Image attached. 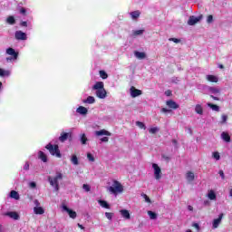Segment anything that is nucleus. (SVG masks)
Instances as JSON below:
<instances>
[{"label": "nucleus", "instance_id": "7", "mask_svg": "<svg viewBox=\"0 0 232 232\" xmlns=\"http://www.w3.org/2000/svg\"><path fill=\"white\" fill-rule=\"evenodd\" d=\"M63 211H66L68 213L70 218H77V212L68 208V207L64 204L62 205Z\"/></svg>", "mask_w": 232, "mask_h": 232}, {"label": "nucleus", "instance_id": "42", "mask_svg": "<svg viewBox=\"0 0 232 232\" xmlns=\"http://www.w3.org/2000/svg\"><path fill=\"white\" fill-rule=\"evenodd\" d=\"M100 77H102V79H106L108 77V73L105 71H100Z\"/></svg>", "mask_w": 232, "mask_h": 232}, {"label": "nucleus", "instance_id": "62", "mask_svg": "<svg viewBox=\"0 0 232 232\" xmlns=\"http://www.w3.org/2000/svg\"><path fill=\"white\" fill-rule=\"evenodd\" d=\"M0 232H5V227H3V225L0 224Z\"/></svg>", "mask_w": 232, "mask_h": 232}, {"label": "nucleus", "instance_id": "10", "mask_svg": "<svg viewBox=\"0 0 232 232\" xmlns=\"http://www.w3.org/2000/svg\"><path fill=\"white\" fill-rule=\"evenodd\" d=\"M94 135H96V137H102L103 135H105L106 137H111V132L102 129L101 130H96L94 132Z\"/></svg>", "mask_w": 232, "mask_h": 232}, {"label": "nucleus", "instance_id": "12", "mask_svg": "<svg viewBox=\"0 0 232 232\" xmlns=\"http://www.w3.org/2000/svg\"><path fill=\"white\" fill-rule=\"evenodd\" d=\"M222 218H224V214H220L218 216V218H216L213 220V228L217 229V227H218V226H220V223L222 222Z\"/></svg>", "mask_w": 232, "mask_h": 232}, {"label": "nucleus", "instance_id": "47", "mask_svg": "<svg viewBox=\"0 0 232 232\" xmlns=\"http://www.w3.org/2000/svg\"><path fill=\"white\" fill-rule=\"evenodd\" d=\"M24 171H28V169H30V163H28V161L25 162L24 166Z\"/></svg>", "mask_w": 232, "mask_h": 232}, {"label": "nucleus", "instance_id": "18", "mask_svg": "<svg viewBox=\"0 0 232 232\" xmlns=\"http://www.w3.org/2000/svg\"><path fill=\"white\" fill-rule=\"evenodd\" d=\"M221 139L225 141V142H231V136H229V133L223 131L221 133Z\"/></svg>", "mask_w": 232, "mask_h": 232}, {"label": "nucleus", "instance_id": "9", "mask_svg": "<svg viewBox=\"0 0 232 232\" xmlns=\"http://www.w3.org/2000/svg\"><path fill=\"white\" fill-rule=\"evenodd\" d=\"M130 92L132 99L139 97V95H142V91L136 89L134 86L130 87Z\"/></svg>", "mask_w": 232, "mask_h": 232}, {"label": "nucleus", "instance_id": "6", "mask_svg": "<svg viewBox=\"0 0 232 232\" xmlns=\"http://www.w3.org/2000/svg\"><path fill=\"white\" fill-rule=\"evenodd\" d=\"M152 168L154 169V179L160 180L162 179V169H160V167L157 163H153Z\"/></svg>", "mask_w": 232, "mask_h": 232}, {"label": "nucleus", "instance_id": "61", "mask_svg": "<svg viewBox=\"0 0 232 232\" xmlns=\"http://www.w3.org/2000/svg\"><path fill=\"white\" fill-rule=\"evenodd\" d=\"M161 157H162V159H164V160H169V157H168L164 154Z\"/></svg>", "mask_w": 232, "mask_h": 232}, {"label": "nucleus", "instance_id": "1", "mask_svg": "<svg viewBox=\"0 0 232 232\" xmlns=\"http://www.w3.org/2000/svg\"><path fill=\"white\" fill-rule=\"evenodd\" d=\"M92 90L95 92V95L98 99H106L108 96V92H106V89H104L103 82H96L92 86Z\"/></svg>", "mask_w": 232, "mask_h": 232}, {"label": "nucleus", "instance_id": "22", "mask_svg": "<svg viewBox=\"0 0 232 232\" xmlns=\"http://www.w3.org/2000/svg\"><path fill=\"white\" fill-rule=\"evenodd\" d=\"M82 102L84 104H95V97L89 96L87 99L83 100Z\"/></svg>", "mask_w": 232, "mask_h": 232}, {"label": "nucleus", "instance_id": "63", "mask_svg": "<svg viewBox=\"0 0 232 232\" xmlns=\"http://www.w3.org/2000/svg\"><path fill=\"white\" fill-rule=\"evenodd\" d=\"M188 211H193V207L191 205H188Z\"/></svg>", "mask_w": 232, "mask_h": 232}, {"label": "nucleus", "instance_id": "59", "mask_svg": "<svg viewBox=\"0 0 232 232\" xmlns=\"http://www.w3.org/2000/svg\"><path fill=\"white\" fill-rule=\"evenodd\" d=\"M211 99H213L214 101H220V99L218 97H216L214 95H210Z\"/></svg>", "mask_w": 232, "mask_h": 232}, {"label": "nucleus", "instance_id": "3", "mask_svg": "<svg viewBox=\"0 0 232 232\" xmlns=\"http://www.w3.org/2000/svg\"><path fill=\"white\" fill-rule=\"evenodd\" d=\"M107 189L111 195H117L118 193H122L124 191V187H122V184L118 180H114L112 185Z\"/></svg>", "mask_w": 232, "mask_h": 232}, {"label": "nucleus", "instance_id": "17", "mask_svg": "<svg viewBox=\"0 0 232 232\" xmlns=\"http://www.w3.org/2000/svg\"><path fill=\"white\" fill-rule=\"evenodd\" d=\"M10 75H12V72H10V70L0 68V77H10Z\"/></svg>", "mask_w": 232, "mask_h": 232}, {"label": "nucleus", "instance_id": "11", "mask_svg": "<svg viewBox=\"0 0 232 232\" xmlns=\"http://www.w3.org/2000/svg\"><path fill=\"white\" fill-rule=\"evenodd\" d=\"M14 35L17 41H26V34L22 31H16Z\"/></svg>", "mask_w": 232, "mask_h": 232}, {"label": "nucleus", "instance_id": "31", "mask_svg": "<svg viewBox=\"0 0 232 232\" xmlns=\"http://www.w3.org/2000/svg\"><path fill=\"white\" fill-rule=\"evenodd\" d=\"M208 197L210 200H217V194H215V191L213 190L208 192Z\"/></svg>", "mask_w": 232, "mask_h": 232}, {"label": "nucleus", "instance_id": "57", "mask_svg": "<svg viewBox=\"0 0 232 232\" xmlns=\"http://www.w3.org/2000/svg\"><path fill=\"white\" fill-rule=\"evenodd\" d=\"M192 226H193V227L198 229H198H200V226L198 223H194Z\"/></svg>", "mask_w": 232, "mask_h": 232}, {"label": "nucleus", "instance_id": "48", "mask_svg": "<svg viewBox=\"0 0 232 232\" xmlns=\"http://www.w3.org/2000/svg\"><path fill=\"white\" fill-rule=\"evenodd\" d=\"M142 197L143 198H145V202H149V203L151 202V199H150V197H148V195L143 194Z\"/></svg>", "mask_w": 232, "mask_h": 232}, {"label": "nucleus", "instance_id": "44", "mask_svg": "<svg viewBox=\"0 0 232 232\" xmlns=\"http://www.w3.org/2000/svg\"><path fill=\"white\" fill-rule=\"evenodd\" d=\"M213 159H215L216 160H220V153L213 152Z\"/></svg>", "mask_w": 232, "mask_h": 232}, {"label": "nucleus", "instance_id": "16", "mask_svg": "<svg viewBox=\"0 0 232 232\" xmlns=\"http://www.w3.org/2000/svg\"><path fill=\"white\" fill-rule=\"evenodd\" d=\"M166 104L167 106H169V108H171L172 110L179 109V104H177V102L172 100L167 101Z\"/></svg>", "mask_w": 232, "mask_h": 232}, {"label": "nucleus", "instance_id": "64", "mask_svg": "<svg viewBox=\"0 0 232 232\" xmlns=\"http://www.w3.org/2000/svg\"><path fill=\"white\" fill-rule=\"evenodd\" d=\"M78 227H80V229H84V227H82V225L78 223Z\"/></svg>", "mask_w": 232, "mask_h": 232}, {"label": "nucleus", "instance_id": "36", "mask_svg": "<svg viewBox=\"0 0 232 232\" xmlns=\"http://www.w3.org/2000/svg\"><path fill=\"white\" fill-rule=\"evenodd\" d=\"M160 130V129H159V127H152L149 130V132L155 135V133H159Z\"/></svg>", "mask_w": 232, "mask_h": 232}, {"label": "nucleus", "instance_id": "43", "mask_svg": "<svg viewBox=\"0 0 232 232\" xmlns=\"http://www.w3.org/2000/svg\"><path fill=\"white\" fill-rule=\"evenodd\" d=\"M105 217H106V218H108V220H111L113 218V213L106 212Z\"/></svg>", "mask_w": 232, "mask_h": 232}, {"label": "nucleus", "instance_id": "24", "mask_svg": "<svg viewBox=\"0 0 232 232\" xmlns=\"http://www.w3.org/2000/svg\"><path fill=\"white\" fill-rule=\"evenodd\" d=\"M130 15L133 20L139 19V17H140V11L137 10V11L130 12Z\"/></svg>", "mask_w": 232, "mask_h": 232}, {"label": "nucleus", "instance_id": "50", "mask_svg": "<svg viewBox=\"0 0 232 232\" xmlns=\"http://www.w3.org/2000/svg\"><path fill=\"white\" fill-rule=\"evenodd\" d=\"M82 188L86 191H90V189H91L90 185H88V184H83Z\"/></svg>", "mask_w": 232, "mask_h": 232}, {"label": "nucleus", "instance_id": "41", "mask_svg": "<svg viewBox=\"0 0 232 232\" xmlns=\"http://www.w3.org/2000/svg\"><path fill=\"white\" fill-rule=\"evenodd\" d=\"M87 159L90 160V162H95V158L93 155H92V153H87Z\"/></svg>", "mask_w": 232, "mask_h": 232}, {"label": "nucleus", "instance_id": "25", "mask_svg": "<svg viewBox=\"0 0 232 232\" xmlns=\"http://www.w3.org/2000/svg\"><path fill=\"white\" fill-rule=\"evenodd\" d=\"M38 159H40V160L44 162H48V158L46 157V154H44V152L41 150L38 152Z\"/></svg>", "mask_w": 232, "mask_h": 232}, {"label": "nucleus", "instance_id": "58", "mask_svg": "<svg viewBox=\"0 0 232 232\" xmlns=\"http://www.w3.org/2000/svg\"><path fill=\"white\" fill-rule=\"evenodd\" d=\"M34 206H36V208H39V206H41V203H39V200L37 199L34 200Z\"/></svg>", "mask_w": 232, "mask_h": 232}, {"label": "nucleus", "instance_id": "54", "mask_svg": "<svg viewBox=\"0 0 232 232\" xmlns=\"http://www.w3.org/2000/svg\"><path fill=\"white\" fill-rule=\"evenodd\" d=\"M29 186L32 188H37V184L35 182H34V181L30 182Z\"/></svg>", "mask_w": 232, "mask_h": 232}, {"label": "nucleus", "instance_id": "30", "mask_svg": "<svg viewBox=\"0 0 232 232\" xmlns=\"http://www.w3.org/2000/svg\"><path fill=\"white\" fill-rule=\"evenodd\" d=\"M227 119H229V117L227 114H222L221 121H219V124H221V125L226 124L227 122Z\"/></svg>", "mask_w": 232, "mask_h": 232}, {"label": "nucleus", "instance_id": "23", "mask_svg": "<svg viewBox=\"0 0 232 232\" xmlns=\"http://www.w3.org/2000/svg\"><path fill=\"white\" fill-rule=\"evenodd\" d=\"M98 204H100V206L105 209H110V204L106 200L100 199L98 200Z\"/></svg>", "mask_w": 232, "mask_h": 232}, {"label": "nucleus", "instance_id": "26", "mask_svg": "<svg viewBox=\"0 0 232 232\" xmlns=\"http://www.w3.org/2000/svg\"><path fill=\"white\" fill-rule=\"evenodd\" d=\"M70 136V133L68 132H63L61 134L59 137L60 142H65V140H68V137Z\"/></svg>", "mask_w": 232, "mask_h": 232}, {"label": "nucleus", "instance_id": "20", "mask_svg": "<svg viewBox=\"0 0 232 232\" xmlns=\"http://www.w3.org/2000/svg\"><path fill=\"white\" fill-rule=\"evenodd\" d=\"M188 182H193L195 180V174L192 171H188L186 174Z\"/></svg>", "mask_w": 232, "mask_h": 232}, {"label": "nucleus", "instance_id": "40", "mask_svg": "<svg viewBox=\"0 0 232 232\" xmlns=\"http://www.w3.org/2000/svg\"><path fill=\"white\" fill-rule=\"evenodd\" d=\"M136 126H139L140 130H146V125L142 121H136Z\"/></svg>", "mask_w": 232, "mask_h": 232}, {"label": "nucleus", "instance_id": "4", "mask_svg": "<svg viewBox=\"0 0 232 232\" xmlns=\"http://www.w3.org/2000/svg\"><path fill=\"white\" fill-rule=\"evenodd\" d=\"M45 149L48 150L49 153L53 155V157H57L58 159H61V150H59V145H53L52 143H48L45 146Z\"/></svg>", "mask_w": 232, "mask_h": 232}, {"label": "nucleus", "instance_id": "15", "mask_svg": "<svg viewBox=\"0 0 232 232\" xmlns=\"http://www.w3.org/2000/svg\"><path fill=\"white\" fill-rule=\"evenodd\" d=\"M76 113L80 115H88V109L84 106H80L76 109Z\"/></svg>", "mask_w": 232, "mask_h": 232}, {"label": "nucleus", "instance_id": "60", "mask_svg": "<svg viewBox=\"0 0 232 232\" xmlns=\"http://www.w3.org/2000/svg\"><path fill=\"white\" fill-rule=\"evenodd\" d=\"M165 95H167V97H169V95H171V91H166Z\"/></svg>", "mask_w": 232, "mask_h": 232}, {"label": "nucleus", "instance_id": "35", "mask_svg": "<svg viewBox=\"0 0 232 232\" xmlns=\"http://www.w3.org/2000/svg\"><path fill=\"white\" fill-rule=\"evenodd\" d=\"M208 92L213 93L214 95H217V94L220 93V90H218V89H217L215 87H210L208 89Z\"/></svg>", "mask_w": 232, "mask_h": 232}, {"label": "nucleus", "instance_id": "21", "mask_svg": "<svg viewBox=\"0 0 232 232\" xmlns=\"http://www.w3.org/2000/svg\"><path fill=\"white\" fill-rule=\"evenodd\" d=\"M206 79L208 82H218V77L215 75L208 74L206 76Z\"/></svg>", "mask_w": 232, "mask_h": 232}, {"label": "nucleus", "instance_id": "14", "mask_svg": "<svg viewBox=\"0 0 232 232\" xmlns=\"http://www.w3.org/2000/svg\"><path fill=\"white\" fill-rule=\"evenodd\" d=\"M134 57H136V59H139L140 61H142L146 58V53L134 51Z\"/></svg>", "mask_w": 232, "mask_h": 232}, {"label": "nucleus", "instance_id": "52", "mask_svg": "<svg viewBox=\"0 0 232 232\" xmlns=\"http://www.w3.org/2000/svg\"><path fill=\"white\" fill-rule=\"evenodd\" d=\"M5 61H6L7 63H12V61H15V58H14V56H9V57H7V58L5 59Z\"/></svg>", "mask_w": 232, "mask_h": 232}, {"label": "nucleus", "instance_id": "38", "mask_svg": "<svg viewBox=\"0 0 232 232\" xmlns=\"http://www.w3.org/2000/svg\"><path fill=\"white\" fill-rule=\"evenodd\" d=\"M81 142H82V144H86V142H88V138H86V134H82L81 135Z\"/></svg>", "mask_w": 232, "mask_h": 232}, {"label": "nucleus", "instance_id": "46", "mask_svg": "<svg viewBox=\"0 0 232 232\" xmlns=\"http://www.w3.org/2000/svg\"><path fill=\"white\" fill-rule=\"evenodd\" d=\"M20 14H22V15H26V9L24 7H21L19 9Z\"/></svg>", "mask_w": 232, "mask_h": 232}, {"label": "nucleus", "instance_id": "32", "mask_svg": "<svg viewBox=\"0 0 232 232\" xmlns=\"http://www.w3.org/2000/svg\"><path fill=\"white\" fill-rule=\"evenodd\" d=\"M208 108H211L213 111H220V107L218 105H215L213 103H208Z\"/></svg>", "mask_w": 232, "mask_h": 232}, {"label": "nucleus", "instance_id": "33", "mask_svg": "<svg viewBox=\"0 0 232 232\" xmlns=\"http://www.w3.org/2000/svg\"><path fill=\"white\" fill-rule=\"evenodd\" d=\"M71 162H72V164H73L74 166H79V159L77 158L76 155H72V156Z\"/></svg>", "mask_w": 232, "mask_h": 232}, {"label": "nucleus", "instance_id": "28", "mask_svg": "<svg viewBox=\"0 0 232 232\" xmlns=\"http://www.w3.org/2000/svg\"><path fill=\"white\" fill-rule=\"evenodd\" d=\"M195 111L198 113V115H202L204 113V109L202 108V105L197 104L195 107Z\"/></svg>", "mask_w": 232, "mask_h": 232}, {"label": "nucleus", "instance_id": "13", "mask_svg": "<svg viewBox=\"0 0 232 232\" xmlns=\"http://www.w3.org/2000/svg\"><path fill=\"white\" fill-rule=\"evenodd\" d=\"M5 217H9L10 218H13L14 220H19V214L17 212H5L4 213Z\"/></svg>", "mask_w": 232, "mask_h": 232}, {"label": "nucleus", "instance_id": "55", "mask_svg": "<svg viewBox=\"0 0 232 232\" xmlns=\"http://www.w3.org/2000/svg\"><path fill=\"white\" fill-rule=\"evenodd\" d=\"M102 142H108V140H110V138L108 137H103L100 140Z\"/></svg>", "mask_w": 232, "mask_h": 232}, {"label": "nucleus", "instance_id": "37", "mask_svg": "<svg viewBox=\"0 0 232 232\" xmlns=\"http://www.w3.org/2000/svg\"><path fill=\"white\" fill-rule=\"evenodd\" d=\"M6 23L8 24H15V18L14 16H9L6 18Z\"/></svg>", "mask_w": 232, "mask_h": 232}, {"label": "nucleus", "instance_id": "2", "mask_svg": "<svg viewBox=\"0 0 232 232\" xmlns=\"http://www.w3.org/2000/svg\"><path fill=\"white\" fill-rule=\"evenodd\" d=\"M63 179H64V175L61 171H56L54 177H48V182L50 186L54 188L55 191H59V181L63 180Z\"/></svg>", "mask_w": 232, "mask_h": 232}, {"label": "nucleus", "instance_id": "49", "mask_svg": "<svg viewBox=\"0 0 232 232\" xmlns=\"http://www.w3.org/2000/svg\"><path fill=\"white\" fill-rule=\"evenodd\" d=\"M161 112H162V113H171V110L166 109V108H162V109H161Z\"/></svg>", "mask_w": 232, "mask_h": 232}, {"label": "nucleus", "instance_id": "29", "mask_svg": "<svg viewBox=\"0 0 232 232\" xmlns=\"http://www.w3.org/2000/svg\"><path fill=\"white\" fill-rule=\"evenodd\" d=\"M11 198H14V200H19V193L15 190H12L10 192Z\"/></svg>", "mask_w": 232, "mask_h": 232}, {"label": "nucleus", "instance_id": "56", "mask_svg": "<svg viewBox=\"0 0 232 232\" xmlns=\"http://www.w3.org/2000/svg\"><path fill=\"white\" fill-rule=\"evenodd\" d=\"M20 26H24V28H26V26H28V23L27 22H21Z\"/></svg>", "mask_w": 232, "mask_h": 232}, {"label": "nucleus", "instance_id": "53", "mask_svg": "<svg viewBox=\"0 0 232 232\" xmlns=\"http://www.w3.org/2000/svg\"><path fill=\"white\" fill-rule=\"evenodd\" d=\"M207 23H213V16L211 14L208 16Z\"/></svg>", "mask_w": 232, "mask_h": 232}, {"label": "nucleus", "instance_id": "27", "mask_svg": "<svg viewBox=\"0 0 232 232\" xmlns=\"http://www.w3.org/2000/svg\"><path fill=\"white\" fill-rule=\"evenodd\" d=\"M34 212L35 213V215H44V209L42 207H34Z\"/></svg>", "mask_w": 232, "mask_h": 232}, {"label": "nucleus", "instance_id": "39", "mask_svg": "<svg viewBox=\"0 0 232 232\" xmlns=\"http://www.w3.org/2000/svg\"><path fill=\"white\" fill-rule=\"evenodd\" d=\"M143 32H144V31H142V30L134 31V32L132 33L131 36H132V37H137V36H139V35H142Z\"/></svg>", "mask_w": 232, "mask_h": 232}, {"label": "nucleus", "instance_id": "34", "mask_svg": "<svg viewBox=\"0 0 232 232\" xmlns=\"http://www.w3.org/2000/svg\"><path fill=\"white\" fill-rule=\"evenodd\" d=\"M148 215H149L150 220H157V213H155L151 210H149Z\"/></svg>", "mask_w": 232, "mask_h": 232}, {"label": "nucleus", "instance_id": "19", "mask_svg": "<svg viewBox=\"0 0 232 232\" xmlns=\"http://www.w3.org/2000/svg\"><path fill=\"white\" fill-rule=\"evenodd\" d=\"M120 213L121 217H123V218H126V220H130V218H131V217L130 216V211H128L127 209H121L120 210Z\"/></svg>", "mask_w": 232, "mask_h": 232}, {"label": "nucleus", "instance_id": "51", "mask_svg": "<svg viewBox=\"0 0 232 232\" xmlns=\"http://www.w3.org/2000/svg\"><path fill=\"white\" fill-rule=\"evenodd\" d=\"M219 176L221 177L222 180L226 179V175L224 174V170H219Z\"/></svg>", "mask_w": 232, "mask_h": 232}, {"label": "nucleus", "instance_id": "5", "mask_svg": "<svg viewBox=\"0 0 232 232\" xmlns=\"http://www.w3.org/2000/svg\"><path fill=\"white\" fill-rule=\"evenodd\" d=\"M202 19H204V15L202 14L198 16L191 15L188 20V24H189V26H195V24H197V23H200Z\"/></svg>", "mask_w": 232, "mask_h": 232}, {"label": "nucleus", "instance_id": "45", "mask_svg": "<svg viewBox=\"0 0 232 232\" xmlns=\"http://www.w3.org/2000/svg\"><path fill=\"white\" fill-rule=\"evenodd\" d=\"M169 41L175 43L176 44H179V43H180V39L179 38H169Z\"/></svg>", "mask_w": 232, "mask_h": 232}, {"label": "nucleus", "instance_id": "8", "mask_svg": "<svg viewBox=\"0 0 232 232\" xmlns=\"http://www.w3.org/2000/svg\"><path fill=\"white\" fill-rule=\"evenodd\" d=\"M6 53L7 55H12V57H14V61H17L18 57H19V53L15 52V49L9 47L6 49Z\"/></svg>", "mask_w": 232, "mask_h": 232}]
</instances>
